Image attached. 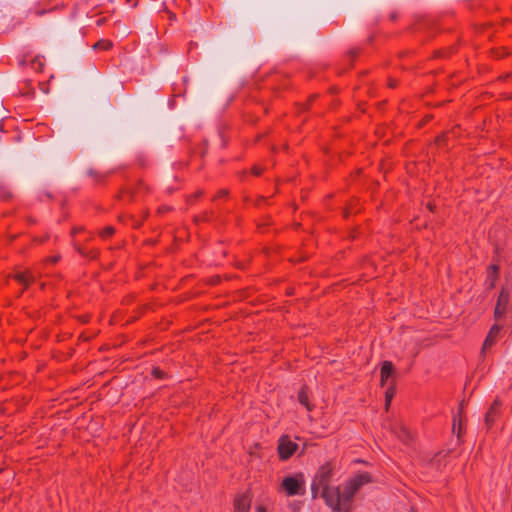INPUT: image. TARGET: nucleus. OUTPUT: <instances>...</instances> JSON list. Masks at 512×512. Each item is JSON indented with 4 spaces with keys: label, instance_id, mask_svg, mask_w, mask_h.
<instances>
[{
    "label": "nucleus",
    "instance_id": "obj_1",
    "mask_svg": "<svg viewBox=\"0 0 512 512\" xmlns=\"http://www.w3.org/2000/svg\"><path fill=\"white\" fill-rule=\"evenodd\" d=\"M330 475L331 469L328 466H323L318 471L315 479L318 481L319 485H322L321 496L333 512H341L346 505L352 501L355 493L363 485L370 482V476L368 474H360L343 484L342 487L329 486L327 482Z\"/></svg>",
    "mask_w": 512,
    "mask_h": 512
},
{
    "label": "nucleus",
    "instance_id": "obj_2",
    "mask_svg": "<svg viewBox=\"0 0 512 512\" xmlns=\"http://www.w3.org/2000/svg\"><path fill=\"white\" fill-rule=\"evenodd\" d=\"M304 484L305 481L302 474L297 476H288L282 481L283 489L290 496L303 494L305 491Z\"/></svg>",
    "mask_w": 512,
    "mask_h": 512
},
{
    "label": "nucleus",
    "instance_id": "obj_3",
    "mask_svg": "<svg viewBox=\"0 0 512 512\" xmlns=\"http://www.w3.org/2000/svg\"><path fill=\"white\" fill-rule=\"evenodd\" d=\"M510 297L507 291L502 290L499 294L495 310H494V319L499 321L507 312L509 305Z\"/></svg>",
    "mask_w": 512,
    "mask_h": 512
},
{
    "label": "nucleus",
    "instance_id": "obj_4",
    "mask_svg": "<svg viewBox=\"0 0 512 512\" xmlns=\"http://www.w3.org/2000/svg\"><path fill=\"white\" fill-rule=\"evenodd\" d=\"M297 447V444L292 442L288 437H282L278 445L280 457L287 459L297 450Z\"/></svg>",
    "mask_w": 512,
    "mask_h": 512
},
{
    "label": "nucleus",
    "instance_id": "obj_5",
    "mask_svg": "<svg viewBox=\"0 0 512 512\" xmlns=\"http://www.w3.org/2000/svg\"><path fill=\"white\" fill-rule=\"evenodd\" d=\"M235 512H248L250 509V499L247 495H239L234 501Z\"/></svg>",
    "mask_w": 512,
    "mask_h": 512
},
{
    "label": "nucleus",
    "instance_id": "obj_6",
    "mask_svg": "<svg viewBox=\"0 0 512 512\" xmlns=\"http://www.w3.org/2000/svg\"><path fill=\"white\" fill-rule=\"evenodd\" d=\"M501 328H502V326L499 324H494L491 327V329L483 343L482 353H484V351L495 342V339H496L497 335L499 334Z\"/></svg>",
    "mask_w": 512,
    "mask_h": 512
},
{
    "label": "nucleus",
    "instance_id": "obj_7",
    "mask_svg": "<svg viewBox=\"0 0 512 512\" xmlns=\"http://www.w3.org/2000/svg\"><path fill=\"white\" fill-rule=\"evenodd\" d=\"M394 368L391 362L384 361L381 366V383L385 384L387 379L393 374Z\"/></svg>",
    "mask_w": 512,
    "mask_h": 512
},
{
    "label": "nucleus",
    "instance_id": "obj_8",
    "mask_svg": "<svg viewBox=\"0 0 512 512\" xmlns=\"http://www.w3.org/2000/svg\"><path fill=\"white\" fill-rule=\"evenodd\" d=\"M14 277L18 282L23 284L25 287L28 286L29 282L35 280V276L30 271H27L26 273H17L15 274Z\"/></svg>",
    "mask_w": 512,
    "mask_h": 512
},
{
    "label": "nucleus",
    "instance_id": "obj_9",
    "mask_svg": "<svg viewBox=\"0 0 512 512\" xmlns=\"http://www.w3.org/2000/svg\"><path fill=\"white\" fill-rule=\"evenodd\" d=\"M496 405H497V402H495V404L490 408V410L487 412V414L485 416V423L487 426H490L492 424V422L494 421V418L496 415V411H495Z\"/></svg>",
    "mask_w": 512,
    "mask_h": 512
},
{
    "label": "nucleus",
    "instance_id": "obj_10",
    "mask_svg": "<svg viewBox=\"0 0 512 512\" xmlns=\"http://www.w3.org/2000/svg\"><path fill=\"white\" fill-rule=\"evenodd\" d=\"M497 271H498L497 266H492L489 270L488 281H489V285L491 288L494 287V285H495Z\"/></svg>",
    "mask_w": 512,
    "mask_h": 512
},
{
    "label": "nucleus",
    "instance_id": "obj_11",
    "mask_svg": "<svg viewBox=\"0 0 512 512\" xmlns=\"http://www.w3.org/2000/svg\"><path fill=\"white\" fill-rule=\"evenodd\" d=\"M298 400L299 402L304 405L308 410L311 409L309 403H308V396L306 394V392L303 390L299 393L298 395Z\"/></svg>",
    "mask_w": 512,
    "mask_h": 512
},
{
    "label": "nucleus",
    "instance_id": "obj_12",
    "mask_svg": "<svg viewBox=\"0 0 512 512\" xmlns=\"http://www.w3.org/2000/svg\"><path fill=\"white\" fill-rule=\"evenodd\" d=\"M112 46V43L108 40H100L95 45L94 48H100V49H109Z\"/></svg>",
    "mask_w": 512,
    "mask_h": 512
},
{
    "label": "nucleus",
    "instance_id": "obj_13",
    "mask_svg": "<svg viewBox=\"0 0 512 512\" xmlns=\"http://www.w3.org/2000/svg\"><path fill=\"white\" fill-rule=\"evenodd\" d=\"M319 489H322V485H319L318 481H316V479L314 478L312 485H311V492H312L313 498L317 497Z\"/></svg>",
    "mask_w": 512,
    "mask_h": 512
},
{
    "label": "nucleus",
    "instance_id": "obj_14",
    "mask_svg": "<svg viewBox=\"0 0 512 512\" xmlns=\"http://www.w3.org/2000/svg\"><path fill=\"white\" fill-rule=\"evenodd\" d=\"M393 396H394V390L391 389V388L387 389V391L385 393V400H386L385 406H386V409L389 407V404H390Z\"/></svg>",
    "mask_w": 512,
    "mask_h": 512
},
{
    "label": "nucleus",
    "instance_id": "obj_15",
    "mask_svg": "<svg viewBox=\"0 0 512 512\" xmlns=\"http://www.w3.org/2000/svg\"><path fill=\"white\" fill-rule=\"evenodd\" d=\"M153 375L157 378H163L164 377V372L161 371L160 369L158 368H154L153 369Z\"/></svg>",
    "mask_w": 512,
    "mask_h": 512
},
{
    "label": "nucleus",
    "instance_id": "obj_16",
    "mask_svg": "<svg viewBox=\"0 0 512 512\" xmlns=\"http://www.w3.org/2000/svg\"><path fill=\"white\" fill-rule=\"evenodd\" d=\"M113 232H114V229H113L112 227H107V228L103 231L102 235H103V236L112 235V234H113Z\"/></svg>",
    "mask_w": 512,
    "mask_h": 512
},
{
    "label": "nucleus",
    "instance_id": "obj_17",
    "mask_svg": "<svg viewBox=\"0 0 512 512\" xmlns=\"http://www.w3.org/2000/svg\"><path fill=\"white\" fill-rule=\"evenodd\" d=\"M261 169H258V168H254L253 169V173L256 174V175H259L261 173Z\"/></svg>",
    "mask_w": 512,
    "mask_h": 512
},
{
    "label": "nucleus",
    "instance_id": "obj_18",
    "mask_svg": "<svg viewBox=\"0 0 512 512\" xmlns=\"http://www.w3.org/2000/svg\"><path fill=\"white\" fill-rule=\"evenodd\" d=\"M257 512H266V509L262 506L257 507Z\"/></svg>",
    "mask_w": 512,
    "mask_h": 512
},
{
    "label": "nucleus",
    "instance_id": "obj_19",
    "mask_svg": "<svg viewBox=\"0 0 512 512\" xmlns=\"http://www.w3.org/2000/svg\"><path fill=\"white\" fill-rule=\"evenodd\" d=\"M59 258H60L59 256H55V257L49 259V261L56 262L59 260Z\"/></svg>",
    "mask_w": 512,
    "mask_h": 512
},
{
    "label": "nucleus",
    "instance_id": "obj_20",
    "mask_svg": "<svg viewBox=\"0 0 512 512\" xmlns=\"http://www.w3.org/2000/svg\"><path fill=\"white\" fill-rule=\"evenodd\" d=\"M121 32H122L123 35H125V34H127V29L126 28L125 29H121Z\"/></svg>",
    "mask_w": 512,
    "mask_h": 512
},
{
    "label": "nucleus",
    "instance_id": "obj_21",
    "mask_svg": "<svg viewBox=\"0 0 512 512\" xmlns=\"http://www.w3.org/2000/svg\"><path fill=\"white\" fill-rule=\"evenodd\" d=\"M121 32H122L123 35H125V34H127V29L126 28L125 29H121Z\"/></svg>",
    "mask_w": 512,
    "mask_h": 512
},
{
    "label": "nucleus",
    "instance_id": "obj_22",
    "mask_svg": "<svg viewBox=\"0 0 512 512\" xmlns=\"http://www.w3.org/2000/svg\"><path fill=\"white\" fill-rule=\"evenodd\" d=\"M455 425H456V418L454 417V420H453V428L455 429Z\"/></svg>",
    "mask_w": 512,
    "mask_h": 512
},
{
    "label": "nucleus",
    "instance_id": "obj_23",
    "mask_svg": "<svg viewBox=\"0 0 512 512\" xmlns=\"http://www.w3.org/2000/svg\"><path fill=\"white\" fill-rule=\"evenodd\" d=\"M462 409H463V403L460 404V413L462 412Z\"/></svg>",
    "mask_w": 512,
    "mask_h": 512
}]
</instances>
